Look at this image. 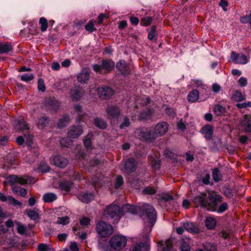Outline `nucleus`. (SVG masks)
<instances>
[{
	"label": "nucleus",
	"instance_id": "18",
	"mask_svg": "<svg viewBox=\"0 0 251 251\" xmlns=\"http://www.w3.org/2000/svg\"><path fill=\"white\" fill-rule=\"evenodd\" d=\"M116 67L122 75H126L129 74V69L125 61H119L117 63Z\"/></svg>",
	"mask_w": 251,
	"mask_h": 251
},
{
	"label": "nucleus",
	"instance_id": "2",
	"mask_svg": "<svg viewBox=\"0 0 251 251\" xmlns=\"http://www.w3.org/2000/svg\"><path fill=\"white\" fill-rule=\"evenodd\" d=\"M168 126L166 122H159L152 130L147 128L137 129L135 131V136L141 140H153L164 135L168 130Z\"/></svg>",
	"mask_w": 251,
	"mask_h": 251
},
{
	"label": "nucleus",
	"instance_id": "14",
	"mask_svg": "<svg viewBox=\"0 0 251 251\" xmlns=\"http://www.w3.org/2000/svg\"><path fill=\"white\" fill-rule=\"evenodd\" d=\"M8 181L11 185L15 184H25L27 182L26 179L17 176H11L8 178Z\"/></svg>",
	"mask_w": 251,
	"mask_h": 251
},
{
	"label": "nucleus",
	"instance_id": "1",
	"mask_svg": "<svg viewBox=\"0 0 251 251\" xmlns=\"http://www.w3.org/2000/svg\"><path fill=\"white\" fill-rule=\"evenodd\" d=\"M144 209L151 221V226L149 227L144 228L143 234L140 235L141 242L134 243L131 251H148V242L149 239V233L151 231L152 226L156 222V212L153 206L146 205Z\"/></svg>",
	"mask_w": 251,
	"mask_h": 251
},
{
	"label": "nucleus",
	"instance_id": "41",
	"mask_svg": "<svg viewBox=\"0 0 251 251\" xmlns=\"http://www.w3.org/2000/svg\"><path fill=\"white\" fill-rule=\"evenodd\" d=\"M72 140L69 137L64 138L60 140V143L61 146L64 147H68L72 145Z\"/></svg>",
	"mask_w": 251,
	"mask_h": 251
},
{
	"label": "nucleus",
	"instance_id": "63",
	"mask_svg": "<svg viewBox=\"0 0 251 251\" xmlns=\"http://www.w3.org/2000/svg\"><path fill=\"white\" fill-rule=\"evenodd\" d=\"M70 249L71 251H78L79 248L76 242H71L70 245Z\"/></svg>",
	"mask_w": 251,
	"mask_h": 251
},
{
	"label": "nucleus",
	"instance_id": "42",
	"mask_svg": "<svg viewBox=\"0 0 251 251\" xmlns=\"http://www.w3.org/2000/svg\"><path fill=\"white\" fill-rule=\"evenodd\" d=\"M92 134L91 133H89L87 136L85 137L83 141V143L84 146L87 148H89L91 147V139L92 137Z\"/></svg>",
	"mask_w": 251,
	"mask_h": 251
},
{
	"label": "nucleus",
	"instance_id": "4",
	"mask_svg": "<svg viewBox=\"0 0 251 251\" xmlns=\"http://www.w3.org/2000/svg\"><path fill=\"white\" fill-rule=\"evenodd\" d=\"M208 199L210 202L206 199L205 195H202L195 198V201L207 210L215 211L216 210V205L218 201H220L221 197L212 192L208 194Z\"/></svg>",
	"mask_w": 251,
	"mask_h": 251
},
{
	"label": "nucleus",
	"instance_id": "22",
	"mask_svg": "<svg viewBox=\"0 0 251 251\" xmlns=\"http://www.w3.org/2000/svg\"><path fill=\"white\" fill-rule=\"evenodd\" d=\"M179 248L181 251H190V239L183 238L180 241Z\"/></svg>",
	"mask_w": 251,
	"mask_h": 251
},
{
	"label": "nucleus",
	"instance_id": "56",
	"mask_svg": "<svg viewBox=\"0 0 251 251\" xmlns=\"http://www.w3.org/2000/svg\"><path fill=\"white\" fill-rule=\"evenodd\" d=\"M192 85L194 87H204L205 86L203 84L202 82L200 80H194L192 81Z\"/></svg>",
	"mask_w": 251,
	"mask_h": 251
},
{
	"label": "nucleus",
	"instance_id": "61",
	"mask_svg": "<svg viewBox=\"0 0 251 251\" xmlns=\"http://www.w3.org/2000/svg\"><path fill=\"white\" fill-rule=\"evenodd\" d=\"M227 204L226 203H222L218 209V212L222 213L227 209Z\"/></svg>",
	"mask_w": 251,
	"mask_h": 251
},
{
	"label": "nucleus",
	"instance_id": "16",
	"mask_svg": "<svg viewBox=\"0 0 251 251\" xmlns=\"http://www.w3.org/2000/svg\"><path fill=\"white\" fill-rule=\"evenodd\" d=\"M126 170L127 172H132L137 168V163L133 158H129L124 162Z\"/></svg>",
	"mask_w": 251,
	"mask_h": 251
},
{
	"label": "nucleus",
	"instance_id": "23",
	"mask_svg": "<svg viewBox=\"0 0 251 251\" xmlns=\"http://www.w3.org/2000/svg\"><path fill=\"white\" fill-rule=\"evenodd\" d=\"M159 244L161 245V251H173L172 239H168L164 243L163 241H161Z\"/></svg>",
	"mask_w": 251,
	"mask_h": 251
},
{
	"label": "nucleus",
	"instance_id": "37",
	"mask_svg": "<svg viewBox=\"0 0 251 251\" xmlns=\"http://www.w3.org/2000/svg\"><path fill=\"white\" fill-rule=\"evenodd\" d=\"M95 124L99 128L104 129L107 126L106 123L101 119L97 118L95 119Z\"/></svg>",
	"mask_w": 251,
	"mask_h": 251
},
{
	"label": "nucleus",
	"instance_id": "17",
	"mask_svg": "<svg viewBox=\"0 0 251 251\" xmlns=\"http://www.w3.org/2000/svg\"><path fill=\"white\" fill-rule=\"evenodd\" d=\"M89 78V70L87 68H84L77 76L78 81L81 83H86Z\"/></svg>",
	"mask_w": 251,
	"mask_h": 251
},
{
	"label": "nucleus",
	"instance_id": "15",
	"mask_svg": "<svg viewBox=\"0 0 251 251\" xmlns=\"http://www.w3.org/2000/svg\"><path fill=\"white\" fill-rule=\"evenodd\" d=\"M83 95V91L81 89L74 88L71 90L70 96L74 101H78Z\"/></svg>",
	"mask_w": 251,
	"mask_h": 251
},
{
	"label": "nucleus",
	"instance_id": "3",
	"mask_svg": "<svg viewBox=\"0 0 251 251\" xmlns=\"http://www.w3.org/2000/svg\"><path fill=\"white\" fill-rule=\"evenodd\" d=\"M14 129L17 131H22L23 136H20L17 137L16 142L19 145L25 143L27 146L30 147L31 143V136L29 127L23 120H17L14 122Z\"/></svg>",
	"mask_w": 251,
	"mask_h": 251
},
{
	"label": "nucleus",
	"instance_id": "27",
	"mask_svg": "<svg viewBox=\"0 0 251 251\" xmlns=\"http://www.w3.org/2000/svg\"><path fill=\"white\" fill-rule=\"evenodd\" d=\"M199 99V92L197 89L191 91L187 96V100L190 102H195Z\"/></svg>",
	"mask_w": 251,
	"mask_h": 251
},
{
	"label": "nucleus",
	"instance_id": "59",
	"mask_svg": "<svg viewBox=\"0 0 251 251\" xmlns=\"http://www.w3.org/2000/svg\"><path fill=\"white\" fill-rule=\"evenodd\" d=\"M90 219L87 217H83L80 220V224L82 226H86L90 224Z\"/></svg>",
	"mask_w": 251,
	"mask_h": 251
},
{
	"label": "nucleus",
	"instance_id": "31",
	"mask_svg": "<svg viewBox=\"0 0 251 251\" xmlns=\"http://www.w3.org/2000/svg\"><path fill=\"white\" fill-rule=\"evenodd\" d=\"M56 195L52 193H46L43 197V199L46 202H51L56 200Z\"/></svg>",
	"mask_w": 251,
	"mask_h": 251
},
{
	"label": "nucleus",
	"instance_id": "45",
	"mask_svg": "<svg viewBox=\"0 0 251 251\" xmlns=\"http://www.w3.org/2000/svg\"><path fill=\"white\" fill-rule=\"evenodd\" d=\"M152 20L151 17L143 18L141 20L140 25L143 26H148L151 23Z\"/></svg>",
	"mask_w": 251,
	"mask_h": 251
},
{
	"label": "nucleus",
	"instance_id": "52",
	"mask_svg": "<svg viewBox=\"0 0 251 251\" xmlns=\"http://www.w3.org/2000/svg\"><path fill=\"white\" fill-rule=\"evenodd\" d=\"M85 29L90 32L95 30L96 28H95L94 26V22L90 21L85 26Z\"/></svg>",
	"mask_w": 251,
	"mask_h": 251
},
{
	"label": "nucleus",
	"instance_id": "43",
	"mask_svg": "<svg viewBox=\"0 0 251 251\" xmlns=\"http://www.w3.org/2000/svg\"><path fill=\"white\" fill-rule=\"evenodd\" d=\"M19 240V238L17 236H13L12 238L7 240V243L11 247H13L17 244Z\"/></svg>",
	"mask_w": 251,
	"mask_h": 251
},
{
	"label": "nucleus",
	"instance_id": "6",
	"mask_svg": "<svg viewBox=\"0 0 251 251\" xmlns=\"http://www.w3.org/2000/svg\"><path fill=\"white\" fill-rule=\"evenodd\" d=\"M146 205H151L148 204H144L142 207H140L139 206H135L132 205L130 204H125L122 207V210L123 211V215H124L126 213H130L131 214H136L137 213V212L140 209H142L143 211V215L146 217H147V219H145L146 225L144 227V228H146L148 227H149V226H151V221L148 216V215L147 214L145 209L144 207ZM151 206H152L151 205Z\"/></svg>",
	"mask_w": 251,
	"mask_h": 251
},
{
	"label": "nucleus",
	"instance_id": "29",
	"mask_svg": "<svg viewBox=\"0 0 251 251\" xmlns=\"http://www.w3.org/2000/svg\"><path fill=\"white\" fill-rule=\"evenodd\" d=\"M12 50V46L9 43H0V54L7 53Z\"/></svg>",
	"mask_w": 251,
	"mask_h": 251
},
{
	"label": "nucleus",
	"instance_id": "53",
	"mask_svg": "<svg viewBox=\"0 0 251 251\" xmlns=\"http://www.w3.org/2000/svg\"><path fill=\"white\" fill-rule=\"evenodd\" d=\"M49 123V119L47 117H44L39 120L38 125L39 126H46V125Z\"/></svg>",
	"mask_w": 251,
	"mask_h": 251
},
{
	"label": "nucleus",
	"instance_id": "12",
	"mask_svg": "<svg viewBox=\"0 0 251 251\" xmlns=\"http://www.w3.org/2000/svg\"><path fill=\"white\" fill-rule=\"evenodd\" d=\"M107 116L110 119H116L119 117L121 112L119 108L116 105H110L106 108Z\"/></svg>",
	"mask_w": 251,
	"mask_h": 251
},
{
	"label": "nucleus",
	"instance_id": "44",
	"mask_svg": "<svg viewBox=\"0 0 251 251\" xmlns=\"http://www.w3.org/2000/svg\"><path fill=\"white\" fill-rule=\"evenodd\" d=\"M51 249V246L49 244H41L38 245L37 250L38 251H48Z\"/></svg>",
	"mask_w": 251,
	"mask_h": 251
},
{
	"label": "nucleus",
	"instance_id": "38",
	"mask_svg": "<svg viewBox=\"0 0 251 251\" xmlns=\"http://www.w3.org/2000/svg\"><path fill=\"white\" fill-rule=\"evenodd\" d=\"M70 120L69 117L68 116H65L62 118L60 119L57 124L58 126L59 127H62L66 126Z\"/></svg>",
	"mask_w": 251,
	"mask_h": 251
},
{
	"label": "nucleus",
	"instance_id": "26",
	"mask_svg": "<svg viewBox=\"0 0 251 251\" xmlns=\"http://www.w3.org/2000/svg\"><path fill=\"white\" fill-rule=\"evenodd\" d=\"M78 199L83 202L88 203L94 199L92 193H81L78 195Z\"/></svg>",
	"mask_w": 251,
	"mask_h": 251
},
{
	"label": "nucleus",
	"instance_id": "58",
	"mask_svg": "<svg viewBox=\"0 0 251 251\" xmlns=\"http://www.w3.org/2000/svg\"><path fill=\"white\" fill-rule=\"evenodd\" d=\"M143 192L145 194L151 195V194H154L155 193L156 191L154 188H153L152 187H146V188H145L143 190Z\"/></svg>",
	"mask_w": 251,
	"mask_h": 251
},
{
	"label": "nucleus",
	"instance_id": "33",
	"mask_svg": "<svg viewBox=\"0 0 251 251\" xmlns=\"http://www.w3.org/2000/svg\"><path fill=\"white\" fill-rule=\"evenodd\" d=\"M12 190L15 194L23 197H25L26 195V190L20 186H14L12 188Z\"/></svg>",
	"mask_w": 251,
	"mask_h": 251
},
{
	"label": "nucleus",
	"instance_id": "10",
	"mask_svg": "<svg viewBox=\"0 0 251 251\" xmlns=\"http://www.w3.org/2000/svg\"><path fill=\"white\" fill-rule=\"evenodd\" d=\"M231 59L236 63L243 64H245L249 61V58L244 54H237L234 51L231 53Z\"/></svg>",
	"mask_w": 251,
	"mask_h": 251
},
{
	"label": "nucleus",
	"instance_id": "25",
	"mask_svg": "<svg viewBox=\"0 0 251 251\" xmlns=\"http://www.w3.org/2000/svg\"><path fill=\"white\" fill-rule=\"evenodd\" d=\"M74 110L77 113L78 118L77 119V121L78 122L82 121L86 123V124L88 123V119H87L85 120V118L86 115L85 114H82V108L81 106L79 104H75L74 106Z\"/></svg>",
	"mask_w": 251,
	"mask_h": 251
},
{
	"label": "nucleus",
	"instance_id": "49",
	"mask_svg": "<svg viewBox=\"0 0 251 251\" xmlns=\"http://www.w3.org/2000/svg\"><path fill=\"white\" fill-rule=\"evenodd\" d=\"M8 203L9 204H12L14 206H20L22 205V203L20 201L16 200L12 196H9Z\"/></svg>",
	"mask_w": 251,
	"mask_h": 251
},
{
	"label": "nucleus",
	"instance_id": "35",
	"mask_svg": "<svg viewBox=\"0 0 251 251\" xmlns=\"http://www.w3.org/2000/svg\"><path fill=\"white\" fill-rule=\"evenodd\" d=\"M72 186V183L71 181H64L61 182L59 184V188L66 192H69Z\"/></svg>",
	"mask_w": 251,
	"mask_h": 251
},
{
	"label": "nucleus",
	"instance_id": "57",
	"mask_svg": "<svg viewBox=\"0 0 251 251\" xmlns=\"http://www.w3.org/2000/svg\"><path fill=\"white\" fill-rule=\"evenodd\" d=\"M241 21L243 23H250L251 25V11L249 15L242 17L241 18Z\"/></svg>",
	"mask_w": 251,
	"mask_h": 251
},
{
	"label": "nucleus",
	"instance_id": "40",
	"mask_svg": "<svg viewBox=\"0 0 251 251\" xmlns=\"http://www.w3.org/2000/svg\"><path fill=\"white\" fill-rule=\"evenodd\" d=\"M212 177L215 181L218 182L221 178V174L217 168L214 169L212 171Z\"/></svg>",
	"mask_w": 251,
	"mask_h": 251
},
{
	"label": "nucleus",
	"instance_id": "28",
	"mask_svg": "<svg viewBox=\"0 0 251 251\" xmlns=\"http://www.w3.org/2000/svg\"><path fill=\"white\" fill-rule=\"evenodd\" d=\"M152 114V111L149 108H147L140 113L138 118L139 120H148L151 118Z\"/></svg>",
	"mask_w": 251,
	"mask_h": 251
},
{
	"label": "nucleus",
	"instance_id": "11",
	"mask_svg": "<svg viewBox=\"0 0 251 251\" xmlns=\"http://www.w3.org/2000/svg\"><path fill=\"white\" fill-rule=\"evenodd\" d=\"M52 162L55 166L60 168H64L68 164V161L63 157L56 155L52 158Z\"/></svg>",
	"mask_w": 251,
	"mask_h": 251
},
{
	"label": "nucleus",
	"instance_id": "36",
	"mask_svg": "<svg viewBox=\"0 0 251 251\" xmlns=\"http://www.w3.org/2000/svg\"><path fill=\"white\" fill-rule=\"evenodd\" d=\"M226 111V107L220 104L215 105L214 108V112L217 116H221L224 114Z\"/></svg>",
	"mask_w": 251,
	"mask_h": 251
},
{
	"label": "nucleus",
	"instance_id": "60",
	"mask_svg": "<svg viewBox=\"0 0 251 251\" xmlns=\"http://www.w3.org/2000/svg\"><path fill=\"white\" fill-rule=\"evenodd\" d=\"M238 83L241 87H245L247 85V79L245 77H241L238 80Z\"/></svg>",
	"mask_w": 251,
	"mask_h": 251
},
{
	"label": "nucleus",
	"instance_id": "46",
	"mask_svg": "<svg viewBox=\"0 0 251 251\" xmlns=\"http://www.w3.org/2000/svg\"><path fill=\"white\" fill-rule=\"evenodd\" d=\"M41 24V30L44 32L46 31L48 28V23L47 20L44 18H41L39 21Z\"/></svg>",
	"mask_w": 251,
	"mask_h": 251
},
{
	"label": "nucleus",
	"instance_id": "50",
	"mask_svg": "<svg viewBox=\"0 0 251 251\" xmlns=\"http://www.w3.org/2000/svg\"><path fill=\"white\" fill-rule=\"evenodd\" d=\"M236 106L238 108L242 109V108H246L247 107H251V101H248L243 103H238L236 104Z\"/></svg>",
	"mask_w": 251,
	"mask_h": 251
},
{
	"label": "nucleus",
	"instance_id": "21",
	"mask_svg": "<svg viewBox=\"0 0 251 251\" xmlns=\"http://www.w3.org/2000/svg\"><path fill=\"white\" fill-rule=\"evenodd\" d=\"M241 127L246 131L251 132V120L249 119L248 115H244L241 122Z\"/></svg>",
	"mask_w": 251,
	"mask_h": 251
},
{
	"label": "nucleus",
	"instance_id": "8",
	"mask_svg": "<svg viewBox=\"0 0 251 251\" xmlns=\"http://www.w3.org/2000/svg\"><path fill=\"white\" fill-rule=\"evenodd\" d=\"M96 229L98 234L102 237L108 236L113 232L112 226L102 221L97 224Z\"/></svg>",
	"mask_w": 251,
	"mask_h": 251
},
{
	"label": "nucleus",
	"instance_id": "34",
	"mask_svg": "<svg viewBox=\"0 0 251 251\" xmlns=\"http://www.w3.org/2000/svg\"><path fill=\"white\" fill-rule=\"evenodd\" d=\"M102 68L105 69L107 72L111 70L114 66V63L110 60H103L101 64Z\"/></svg>",
	"mask_w": 251,
	"mask_h": 251
},
{
	"label": "nucleus",
	"instance_id": "54",
	"mask_svg": "<svg viewBox=\"0 0 251 251\" xmlns=\"http://www.w3.org/2000/svg\"><path fill=\"white\" fill-rule=\"evenodd\" d=\"M38 89L39 91L44 92L46 90V87L44 84V82L42 79H39L38 82Z\"/></svg>",
	"mask_w": 251,
	"mask_h": 251
},
{
	"label": "nucleus",
	"instance_id": "32",
	"mask_svg": "<svg viewBox=\"0 0 251 251\" xmlns=\"http://www.w3.org/2000/svg\"><path fill=\"white\" fill-rule=\"evenodd\" d=\"M205 223L206 227L209 229L214 228L216 225V220L210 217L206 218Z\"/></svg>",
	"mask_w": 251,
	"mask_h": 251
},
{
	"label": "nucleus",
	"instance_id": "64",
	"mask_svg": "<svg viewBox=\"0 0 251 251\" xmlns=\"http://www.w3.org/2000/svg\"><path fill=\"white\" fill-rule=\"evenodd\" d=\"M22 80L28 82L31 80V75L28 74H25L21 76Z\"/></svg>",
	"mask_w": 251,
	"mask_h": 251
},
{
	"label": "nucleus",
	"instance_id": "62",
	"mask_svg": "<svg viewBox=\"0 0 251 251\" xmlns=\"http://www.w3.org/2000/svg\"><path fill=\"white\" fill-rule=\"evenodd\" d=\"M39 213L35 210H32V221H34L35 223L36 224L39 222Z\"/></svg>",
	"mask_w": 251,
	"mask_h": 251
},
{
	"label": "nucleus",
	"instance_id": "51",
	"mask_svg": "<svg viewBox=\"0 0 251 251\" xmlns=\"http://www.w3.org/2000/svg\"><path fill=\"white\" fill-rule=\"evenodd\" d=\"M123 178L121 176H118L116 179L115 184V188H118L123 184Z\"/></svg>",
	"mask_w": 251,
	"mask_h": 251
},
{
	"label": "nucleus",
	"instance_id": "48",
	"mask_svg": "<svg viewBox=\"0 0 251 251\" xmlns=\"http://www.w3.org/2000/svg\"><path fill=\"white\" fill-rule=\"evenodd\" d=\"M39 170L42 172H47L50 170V167L46 162H42L39 167Z\"/></svg>",
	"mask_w": 251,
	"mask_h": 251
},
{
	"label": "nucleus",
	"instance_id": "24",
	"mask_svg": "<svg viewBox=\"0 0 251 251\" xmlns=\"http://www.w3.org/2000/svg\"><path fill=\"white\" fill-rule=\"evenodd\" d=\"M107 178H105L103 176L100 175L99 176H95L92 177L91 181L92 184L95 185V187L97 186H101L106 181Z\"/></svg>",
	"mask_w": 251,
	"mask_h": 251
},
{
	"label": "nucleus",
	"instance_id": "47",
	"mask_svg": "<svg viewBox=\"0 0 251 251\" xmlns=\"http://www.w3.org/2000/svg\"><path fill=\"white\" fill-rule=\"evenodd\" d=\"M16 225L18 232L21 234H25L26 231V228L18 222L16 223Z\"/></svg>",
	"mask_w": 251,
	"mask_h": 251
},
{
	"label": "nucleus",
	"instance_id": "55",
	"mask_svg": "<svg viewBox=\"0 0 251 251\" xmlns=\"http://www.w3.org/2000/svg\"><path fill=\"white\" fill-rule=\"evenodd\" d=\"M130 125L129 119L126 117L124 118V122L120 125V128L121 129H124L126 127H128Z\"/></svg>",
	"mask_w": 251,
	"mask_h": 251
},
{
	"label": "nucleus",
	"instance_id": "39",
	"mask_svg": "<svg viewBox=\"0 0 251 251\" xmlns=\"http://www.w3.org/2000/svg\"><path fill=\"white\" fill-rule=\"evenodd\" d=\"M70 222V218L68 216L58 217L56 221V224L62 225H65Z\"/></svg>",
	"mask_w": 251,
	"mask_h": 251
},
{
	"label": "nucleus",
	"instance_id": "30",
	"mask_svg": "<svg viewBox=\"0 0 251 251\" xmlns=\"http://www.w3.org/2000/svg\"><path fill=\"white\" fill-rule=\"evenodd\" d=\"M231 99L237 102L242 101L245 100V97L239 91H234L231 96Z\"/></svg>",
	"mask_w": 251,
	"mask_h": 251
},
{
	"label": "nucleus",
	"instance_id": "20",
	"mask_svg": "<svg viewBox=\"0 0 251 251\" xmlns=\"http://www.w3.org/2000/svg\"><path fill=\"white\" fill-rule=\"evenodd\" d=\"M183 226L186 230L192 233H196L199 231V227L193 223L187 222L183 223Z\"/></svg>",
	"mask_w": 251,
	"mask_h": 251
},
{
	"label": "nucleus",
	"instance_id": "19",
	"mask_svg": "<svg viewBox=\"0 0 251 251\" xmlns=\"http://www.w3.org/2000/svg\"><path fill=\"white\" fill-rule=\"evenodd\" d=\"M202 134L204 135L206 140L212 139L213 132L212 127L210 125H206L202 127L201 130Z\"/></svg>",
	"mask_w": 251,
	"mask_h": 251
},
{
	"label": "nucleus",
	"instance_id": "9",
	"mask_svg": "<svg viewBox=\"0 0 251 251\" xmlns=\"http://www.w3.org/2000/svg\"><path fill=\"white\" fill-rule=\"evenodd\" d=\"M97 91L99 97L102 99H109L114 93L111 88L107 86L99 87Z\"/></svg>",
	"mask_w": 251,
	"mask_h": 251
},
{
	"label": "nucleus",
	"instance_id": "5",
	"mask_svg": "<svg viewBox=\"0 0 251 251\" xmlns=\"http://www.w3.org/2000/svg\"><path fill=\"white\" fill-rule=\"evenodd\" d=\"M103 215L106 218L113 220L114 223H117L123 216L122 207L120 208L116 203H113L104 210Z\"/></svg>",
	"mask_w": 251,
	"mask_h": 251
},
{
	"label": "nucleus",
	"instance_id": "7",
	"mask_svg": "<svg viewBox=\"0 0 251 251\" xmlns=\"http://www.w3.org/2000/svg\"><path fill=\"white\" fill-rule=\"evenodd\" d=\"M126 237L122 235H114L109 241L111 248L116 251L123 250L126 247Z\"/></svg>",
	"mask_w": 251,
	"mask_h": 251
},
{
	"label": "nucleus",
	"instance_id": "13",
	"mask_svg": "<svg viewBox=\"0 0 251 251\" xmlns=\"http://www.w3.org/2000/svg\"><path fill=\"white\" fill-rule=\"evenodd\" d=\"M83 132L81 126H73L68 132V137L71 138H77Z\"/></svg>",
	"mask_w": 251,
	"mask_h": 251
}]
</instances>
